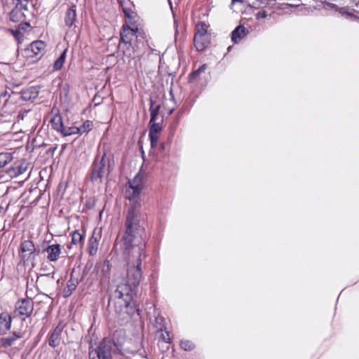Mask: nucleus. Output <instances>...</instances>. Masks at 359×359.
Instances as JSON below:
<instances>
[{
  "mask_svg": "<svg viewBox=\"0 0 359 359\" xmlns=\"http://www.w3.org/2000/svg\"><path fill=\"white\" fill-rule=\"evenodd\" d=\"M142 217L139 204L129 207L123 237L124 256L128 266L127 277L121 279L110 297V301L114 303L115 310L119 314L130 315L132 313L130 304L133 293L142 278V257L145 248L142 240L144 229L140 224Z\"/></svg>",
  "mask_w": 359,
  "mask_h": 359,
  "instance_id": "1",
  "label": "nucleus"
},
{
  "mask_svg": "<svg viewBox=\"0 0 359 359\" xmlns=\"http://www.w3.org/2000/svg\"><path fill=\"white\" fill-rule=\"evenodd\" d=\"M19 255L24 264H31L34 266L36 257V248L34 243L30 240L22 241L20 246Z\"/></svg>",
  "mask_w": 359,
  "mask_h": 359,
  "instance_id": "2",
  "label": "nucleus"
},
{
  "mask_svg": "<svg viewBox=\"0 0 359 359\" xmlns=\"http://www.w3.org/2000/svg\"><path fill=\"white\" fill-rule=\"evenodd\" d=\"M144 186V174L140 171L133 179L128 182L126 188V198L130 200H135L138 197Z\"/></svg>",
  "mask_w": 359,
  "mask_h": 359,
  "instance_id": "3",
  "label": "nucleus"
},
{
  "mask_svg": "<svg viewBox=\"0 0 359 359\" xmlns=\"http://www.w3.org/2000/svg\"><path fill=\"white\" fill-rule=\"evenodd\" d=\"M89 359H111V347L105 340L95 348L89 349Z\"/></svg>",
  "mask_w": 359,
  "mask_h": 359,
  "instance_id": "4",
  "label": "nucleus"
},
{
  "mask_svg": "<svg viewBox=\"0 0 359 359\" xmlns=\"http://www.w3.org/2000/svg\"><path fill=\"white\" fill-rule=\"evenodd\" d=\"M105 156L104 154L101 158H96L95 160L91 173L93 181H101V179L108 173Z\"/></svg>",
  "mask_w": 359,
  "mask_h": 359,
  "instance_id": "5",
  "label": "nucleus"
},
{
  "mask_svg": "<svg viewBox=\"0 0 359 359\" xmlns=\"http://www.w3.org/2000/svg\"><path fill=\"white\" fill-rule=\"evenodd\" d=\"M34 310V302L32 299H22L15 304V313L17 316L28 317Z\"/></svg>",
  "mask_w": 359,
  "mask_h": 359,
  "instance_id": "6",
  "label": "nucleus"
},
{
  "mask_svg": "<svg viewBox=\"0 0 359 359\" xmlns=\"http://www.w3.org/2000/svg\"><path fill=\"white\" fill-rule=\"evenodd\" d=\"M100 238L101 231L95 229L88 243V250L90 255L93 256L97 253Z\"/></svg>",
  "mask_w": 359,
  "mask_h": 359,
  "instance_id": "7",
  "label": "nucleus"
},
{
  "mask_svg": "<svg viewBox=\"0 0 359 359\" xmlns=\"http://www.w3.org/2000/svg\"><path fill=\"white\" fill-rule=\"evenodd\" d=\"M44 251L47 253V259L49 262H56L61 254V246L56 243L48 245Z\"/></svg>",
  "mask_w": 359,
  "mask_h": 359,
  "instance_id": "8",
  "label": "nucleus"
},
{
  "mask_svg": "<svg viewBox=\"0 0 359 359\" xmlns=\"http://www.w3.org/2000/svg\"><path fill=\"white\" fill-rule=\"evenodd\" d=\"M248 34L247 29L243 26H238L231 33V40L234 43H238Z\"/></svg>",
  "mask_w": 359,
  "mask_h": 359,
  "instance_id": "9",
  "label": "nucleus"
},
{
  "mask_svg": "<svg viewBox=\"0 0 359 359\" xmlns=\"http://www.w3.org/2000/svg\"><path fill=\"white\" fill-rule=\"evenodd\" d=\"M62 332V327L59 325L57 326L54 329V330L53 331V332L51 333V334L49 337V341H48V344L51 347L55 348L60 344V341H61Z\"/></svg>",
  "mask_w": 359,
  "mask_h": 359,
  "instance_id": "10",
  "label": "nucleus"
},
{
  "mask_svg": "<svg viewBox=\"0 0 359 359\" xmlns=\"http://www.w3.org/2000/svg\"><path fill=\"white\" fill-rule=\"evenodd\" d=\"M11 317L7 313L0 314V334H4L11 328Z\"/></svg>",
  "mask_w": 359,
  "mask_h": 359,
  "instance_id": "11",
  "label": "nucleus"
},
{
  "mask_svg": "<svg viewBox=\"0 0 359 359\" xmlns=\"http://www.w3.org/2000/svg\"><path fill=\"white\" fill-rule=\"evenodd\" d=\"M323 4L330 7L331 8L334 9L340 14H341L344 16H346V18H354L359 19V17H356L355 15L354 14V12H355V10H353V11H348L346 10V7H338L337 5L327 1H325Z\"/></svg>",
  "mask_w": 359,
  "mask_h": 359,
  "instance_id": "12",
  "label": "nucleus"
},
{
  "mask_svg": "<svg viewBox=\"0 0 359 359\" xmlns=\"http://www.w3.org/2000/svg\"><path fill=\"white\" fill-rule=\"evenodd\" d=\"M78 283V279L73 278V276L71 275L69 280L67 283L66 287L63 290V296L65 297H69L72 294L73 291L76 290Z\"/></svg>",
  "mask_w": 359,
  "mask_h": 359,
  "instance_id": "13",
  "label": "nucleus"
},
{
  "mask_svg": "<svg viewBox=\"0 0 359 359\" xmlns=\"http://www.w3.org/2000/svg\"><path fill=\"white\" fill-rule=\"evenodd\" d=\"M194 41L195 47L198 51H203L205 50L210 43L208 35L203 36L199 38L194 37Z\"/></svg>",
  "mask_w": 359,
  "mask_h": 359,
  "instance_id": "14",
  "label": "nucleus"
},
{
  "mask_svg": "<svg viewBox=\"0 0 359 359\" xmlns=\"http://www.w3.org/2000/svg\"><path fill=\"white\" fill-rule=\"evenodd\" d=\"M46 48V44L42 41H35L32 42L28 50H30L34 55H41Z\"/></svg>",
  "mask_w": 359,
  "mask_h": 359,
  "instance_id": "15",
  "label": "nucleus"
},
{
  "mask_svg": "<svg viewBox=\"0 0 359 359\" xmlns=\"http://www.w3.org/2000/svg\"><path fill=\"white\" fill-rule=\"evenodd\" d=\"M22 337L23 334L22 332H14L13 335L3 338L1 344L5 348L9 347L12 346L18 339H20Z\"/></svg>",
  "mask_w": 359,
  "mask_h": 359,
  "instance_id": "16",
  "label": "nucleus"
},
{
  "mask_svg": "<svg viewBox=\"0 0 359 359\" xmlns=\"http://www.w3.org/2000/svg\"><path fill=\"white\" fill-rule=\"evenodd\" d=\"M161 130V127L158 123H153L149 130V138L151 140V144L154 147L158 141V133Z\"/></svg>",
  "mask_w": 359,
  "mask_h": 359,
  "instance_id": "17",
  "label": "nucleus"
},
{
  "mask_svg": "<svg viewBox=\"0 0 359 359\" xmlns=\"http://www.w3.org/2000/svg\"><path fill=\"white\" fill-rule=\"evenodd\" d=\"M76 18V10H75L74 7L73 6L72 8H68L67 11H66L65 16V25L69 27H72L74 24Z\"/></svg>",
  "mask_w": 359,
  "mask_h": 359,
  "instance_id": "18",
  "label": "nucleus"
},
{
  "mask_svg": "<svg viewBox=\"0 0 359 359\" xmlns=\"http://www.w3.org/2000/svg\"><path fill=\"white\" fill-rule=\"evenodd\" d=\"M84 235L79 231H74L72 234V243L82 248L84 244Z\"/></svg>",
  "mask_w": 359,
  "mask_h": 359,
  "instance_id": "19",
  "label": "nucleus"
},
{
  "mask_svg": "<svg viewBox=\"0 0 359 359\" xmlns=\"http://www.w3.org/2000/svg\"><path fill=\"white\" fill-rule=\"evenodd\" d=\"M135 30L130 27L123 28V32L121 33V39L124 43H130L131 39L129 35L133 36H135Z\"/></svg>",
  "mask_w": 359,
  "mask_h": 359,
  "instance_id": "20",
  "label": "nucleus"
},
{
  "mask_svg": "<svg viewBox=\"0 0 359 359\" xmlns=\"http://www.w3.org/2000/svg\"><path fill=\"white\" fill-rule=\"evenodd\" d=\"M208 26L204 22H199L196 25L195 27V35L194 37L199 38L207 34Z\"/></svg>",
  "mask_w": 359,
  "mask_h": 359,
  "instance_id": "21",
  "label": "nucleus"
},
{
  "mask_svg": "<svg viewBox=\"0 0 359 359\" xmlns=\"http://www.w3.org/2000/svg\"><path fill=\"white\" fill-rule=\"evenodd\" d=\"M12 159L13 156L11 153H0V169L5 167Z\"/></svg>",
  "mask_w": 359,
  "mask_h": 359,
  "instance_id": "22",
  "label": "nucleus"
},
{
  "mask_svg": "<svg viewBox=\"0 0 359 359\" xmlns=\"http://www.w3.org/2000/svg\"><path fill=\"white\" fill-rule=\"evenodd\" d=\"M66 53H67V50H65L62 53L60 56L55 60V62H54V65H53L55 70H60L62 67L63 64L65 61Z\"/></svg>",
  "mask_w": 359,
  "mask_h": 359,
  "instance_id": "23",
  "label": "nucleus"
},
{
  "mask_svg": "<svg viewBox=\"0 0 359 359\" xmlns=\"http://www.w3.org/2000/svg\"><path fill=\"white\" fill-rule=\"evenodd\" d=\"M61 133L64 136H69L72 135L79 134V130H78V127L76 126L66 127L64 126Z\"/></svg>",
  "mask_w": 359,
  "mask_h": 359,
  "instance_id": "24",
  "label": "nucleus"
},
{
  "mask_svg": "<svg viewBox=\"0 0 359 359\" xmlns=\"http://www.w3.org/2000/svg\"><path fill=\"white\" fill-rule=\"evenodd\" d=\"M180 347L186 351H191L195 348L194 344L188 339H182L180 341Z\"/></svg>",
  "mask_w": 359,
  "mask_h": 359,
  "instance_id": "25",
  "label": "nucleus"
},
{
  "mask_svg": "<svg viewBox=\"0 0 359 359\" xmlns=\"http://www.w3.org/2000/svg\"><path fill=\"white\" fill-rule=\"evenodd\" d=\"M53 127L55 130L62 132L64 125L60 116H55L52 119Z\"/></svg>",
  "mask_w": 359,
  "mask_h": 359,
  "instance_id": "26",
  "label": "nucleus"
},
{
  "mask_svg": "<svg viewBox=\"0 0 359 359\" xmlns=\"http://www.w3.org/2000/svg\"><path fill=\"white\" fill-rule=\"evenodd\" d=\"M93 126V123L90 121H85L80 127H78V130H79V134H83L88 132L91 130Z\"/></svg>",
  "mask_w": 359,
  "mask_h": 359,
  "instance_id": "27",
  "label": "nucleus"
},
{
  "mask_svg": "<svg viewBox=\"0 0 359 359\" xmlns=\"http://www.w3.org/2000/svg\"><path fill=\"white\" fill-rule=\"evenodd\" d=\"M206 69V65H203L201 66L197 70L192 72L190 75L191 79H195L198 76L201 72H204Z\"/></svg>",
  "mask_w": 359,
  "mask_h": 359,
  "instance_id": "28",
  "label": "nucleus"
},
{
  "mask_svg": "<svg viewBox=\"0 0 359 359\" xmlns=\"http://www.w3.org/2000/svg\"><path fill=\"white\" fill-rule=\"evenodd\" d=\"M16 170H17V171H16L17 175H22L26 171L27 167L25 166L23 164H22V165L18 166Z\"/></svg>",
  "mask_w": 359,
  "mask_h": 359,
  "instance_id": "29",
  "label": "nucleus"
},
{
  "mask_svg": "<svg viewBox=\"0 0 359 359\" xmlns=\"http://www.w3.org/2000/svg\"><path fill=\"white\" fill-rule=\"evenodd\" d=\"M267 15H268L267 12L265 11H263L259 12V13H257L256 14V18L257 20H259V19H262V18H266Z\"/></svg>",
  "mask_w": 359,
  "mask_h": 359,
  "instance_id": "30",
  "label": "nucleus"
},
{
  "mask_svg": "<svg viewBox=\"0 0 359 359\" xmlns=\"http://www.w3.org/2000/svg\"><path fill=\"white\" fill-rule=\"evenodd\" d=\"M354 1L355 0H345L343 4L346 5L344 7L346 8L347 11H350L349 8L353 6Z\"/></svg>",
  "mask_w": 359,
  "mask_h": 359,
  "instance_id": "31",
  "label": "nucleus"
},
{
  "mask_svg": "<svg viewBox=\"0 0 359 359\" xmlns=\"http://www.w3.org/2000/svg\"><path fill=\"white\" fill-rule=\"evenodd\" d=\"M299 5L292 4H285V8H293V7H297Z\"/></svg>",
  "mask_w": 359,
  "mask_h": 359,
  "instance_id": "32",
  "label": "nucleus"
},
{
  "mask_svg": "<svg viewBox=\"0 0 359 359\" xmlns=\"http://www.w3.org/2000/svg\"><path fill=\"white\" fill-rule=\"evenodd\" d=\"M154 118H155V114H154V111H151V121H151H151H154Z\"/></svg>",
  "mask_w": 359,
  "mask_h": 359,
  "instance_id": "33",
  "label": "nucleus"
},
{
  "mask_svg": "<svg viewBox=\"0 0 359 359\" xmlns=\"http://www.w3.org/2000/svg\"><path fill=\"white\" fill-rule=\"evenodd\" d=\"M244 0H232V4H235L236 2H243Z\"/></svg>",
  "mask_w": 359,
  "mask_h": 359,
  "instance_id": "34",
  "label": "nucleus"
},
{
  "mask_svg": "<svg viewBox=\"0 0 359 359\" xmlns=\"http://www.w3.org/2000/svg\"><path fill=\"white\" fill-rule=\"evenodd\" d=\"M163 339H164V341H166V342H170V341H169V340H170V338H169V337H168V339H167L163 336Z\"/></svg>",
  "mask_w": 359,
  "mask_h": 359,
  "instance_id": "35",
  "label": "nucleus"
},
{
  "mask_svg": "<svg viewBox=\"0 0 359 359\" xmlns=\"http://www.w3.org/2000/svg\"><path fill=\"white\" fill-rule=\"evenodd\" d=\"M269 1V0H264V1H262V3H264L266 5H267Z\"/></svg>",
  "mask_w": 359,
  "mask_h": 359,
  "instance_id": "36",
  "label": "nucleus"
},
{
  "mask_svg": "<svg viewBox=\"0 0 359 359\" xmlns=\"http://www.w3.org/2000/svg\"><path fill=\"white\" fill-rule=\"evenodd\" d=\"M355 6L358 7L359 6V1L355 3Z\"/></svg>",
  "mask_w": 359,
  "mask_h": 359,
  "instance_id": "37",
  "label": "nucleus"
},
{
  "mask_svg": "<svg viewBox=\"0 0 359 359\" xmlns=\"http://www.w3.org/2000/svg\"><path fill=\"white\" fill-rule=\"evenodd\" d=\"M124 13H126V15L129 16L128 13L126 12V10H124Z\"/></svg>",
  "mask_w": 359,
  "mask_h": 359,
  "instance_id": "38",
  "label": "nucleus"
}]
</instances>
